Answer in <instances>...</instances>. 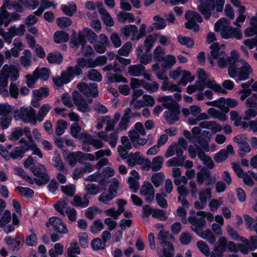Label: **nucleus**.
I'll list each match as a JSON object with an SVG mask.
<instances>
[{
  "mask_svg": "<svg viewBox=\"0 0 257 257\" xmlns=\"http://www.w3.org/2000/svg\"><path fill=\"white\" fill-rule=\"evenodd\" d=\"M229 21L225 18L219 19L214 25V31L220 32L222 39L228 40L235 39L241 40L243 36L240 29L237 27L234 28L229 25Z\"/></svg>",
  "mask_w": 257,
  "mask_h": 257,
  "instance_id": "obj_1",
  "label": "nucleus"
},
{
  "mask_svg": "<svg viewBox=\"0 0 257 257\" xmlns=\"http://www.w3.org/2000/svg\"><path fill=\"white\" fill-rule=\"evenodd\" d=\"M225 0H200L198 10L206 20H209L215 10L217 13L223 11Z\"/></svg>",
  "mask_w": 257,
  "mask_h": 257,
  "instance_id": "obj_2",
  "label": "nucleus"
},
{
  "mask_svg": "<svg viewBox=\"0 0 257 257\" xmlns=\"http://www.w3.org/2000/svg\"><path fill=\"white\" fill-rule=\"evenodd\" d=\"M36 112L32 107L29 109L25 106H21L13 111L14 118L16 120H21L25 123H30L32 125L36 124Z\"/></svg>",
  "mask_w": 257,
  "mask_h": 257,
  "instance_id": "obj_3",
  "label": "nucleus"
},
{
  "mask_svg": "<svg viewBox=\"0 0 257 257\" xmlns=\"http://www.w3.org/2000/svg\"><path fill=\"white\" fill-rule=\"evenodd\" d=\"M168 233L164 230L160 231L158 234V240L163 247V252L159 253L160 257H173L174 249L173 244L169 242L166 241L168 238Z\"/></svg>",
  "mask_w": 257,
  "mask_h": 257,
  "instance_id": "obj_4",
  "label": "nucleus"
},
{
  "mask_svg": "<svg viewBox=\"0 0 257 257\" xmlns=\"http://www.w3.org/2000/svg\"><path fill=\"white\" fill-rule=\"evenodd\" d=\"M240 62L241 63L242 65L237 68L235 70V73L232 76V74L229 75V77L232 78H235L237 77L239 81H245L249 78L250 74L252 73L253 70L250 65L244 59H240Z\"/></svg>",
  "mask_w": 257,
  "mask_h": 257,
  "instance_id": "obj_5",
  "label": "nucleus"
},
{
  "mask_svg": "<svg viewBox=\"0 0 257 257\" xmlns=\"http://www.w3.org/2000/svg\"><path fill=\"white\" fill-rule=\"evenodd\" d=\"M46 226L50 230H53L58 233L66 234L68 232L65 224L60 218L56 216L50 217L46 223Z\"/></svg>",
  "mask_w": 257,
  "mask_h": 257,
  "instance_id": "obj_6",
  "label": "nucleus"
},
{
  "mask_svg": "<svg viewBox=\"0 0 257 257\" xmlns=\"http://www.w3.org/2000/svg\"><path fill=\"white\" fill-rule=\"evenodd\" d=\"M168 109L169 110V111H165L164 116L169 124H174L175 121L179 119V115L180 113V105L177 102H175V104L170 107V108Z\"/></svg>",
  "mask_w": 257,
  "mask_h": 257,
  "instance_id": "obj_7",
  "label": "nucleus"
},
{
  "mask_svg": "<svg viewBox=\"0 0 257 257\" xmlns=\"http://www.w3.org/2000/svg\"><path fill=\"white\" fill-rule=\"evenodd\" d=\"M73 101L78 111L83 113L89 112L90 108L86 99L78 92L76 91L73 94Z\"/></svg>",
  "mask_w": 257,
  "mask_h": 257,
  "instance_id": "obj_8",
  "label": "nucleus"
},
{
  "mask_svg": "<svg viewBox=\"0 0 257 257\" xmlns=\"http://www.w3.org/2000/svg\"><path fill=\"white\" fill-rule=\"evenodd\" d=\"M31 171L35 176L41 179L40 182L42 184H46L49 181L50 178L47 173V169L43 165L32 167Z\"/></svg>",
  "mask_w": 257,
  "mask_h": 257,
  "instance_id": "obj_9",
  "label": "nucleus"
},
{
  "mask_svg": "<svg viewBox=\"0 0 257 257\" xmlns=\"http://www.w3.org/2000/svg\"><path fill=\"white\" fill-rule=\"evenodd\" d=\"M141 194L145 196V199L148 202H151L154 200L155 196V190L151 183L144 182L140 190Z\"/></svg>",
  "mask_w": 257,
  "mask_h": 257,
  "instance_id": "obj_10",
  "label": "nucleus"
},
{
  "mask_svg": "<svg viewBox=\"0 0 257 257\" xmlns=\"http://www.w3.org/2000/svg\"><path fill=\"white\" fill-rule=\"evenodd\" d=\"M61 76L68 84L73 80L75 76L79 78L81 76L73 66H70L68 67L66 70L61 72Z\"/></svg>",
  "mask_w": 257,
  "mask_h": 257,
  "instance_id": "obj_11",
  "label": "nucleus"
},
{
  "mask_svg": "<svg viewBox=\"0 0 257 257\" xmlns=\"http://www.w3.org/2000/svg\"><path fill=\"white\" fill-rule=\"evenodd\" d=\"M3 71L8 78L10 77L12 81L17 80L19 77V71L14 65L8 66L5 64L3 67Z\"/></svg>",
  "mask_w": 257,
  "mask_h": 257,
  "instance_id": "obj_12",
  "label": "nucleus"
},
{
  "mask_svg": "<svg viewBox=\"0 0 257 257\" xmlns=\"http://www.w3.org/2000/svg\"><path fill=\"white\" fill-rule=\"evenodd\" d=\"M63 156L68 162L72 166L76 164L77 161H79L81 158L83 157V154L80 152L70 153L67 155L66 152H63Z\"/></svg>",
  "mask_w": 257,
  "mask_h": 257,
  "instance_id": "obj_13",
  "label": "nucleus"
},
{
  "mask_svg": "<svg viewBox=\"0 0 257 257\" xmlns=\"http://www.w3.org/2000/svg\"><path fill=\"white\" fill-rule=\"evenodd\" d=\"M71 204L74 206L85 208L88 206L89 200L86 194L83 197L80 195H75L73 197Z\"/></svg>",
  "mask_w": 257,
  "mask_h": 257,
  "instance_id": "obj_14",
  "label": "nucleus"
},
{
  "mask_svg": "<svg viewBox=\"0 0 257 257\" xmlns=\"http://www.w3.org/2000/svg\"><path fill=\"white\" fill-rule=\"evenodd\" d=\"M189 221L192 224V229L197 234V232L200 231L199 229L205 226L206 225L205 219L203 217L200 218L191 217L189 218Z\"/></svg>",
  "mask_w": 257,
  "mask_h": 257,
  "instance_id": "obj_15",
  "label": "nucleus"
},
{
  "mask_svg": "<svg viewBox=\"0 0 257 257\" xmlns=\"http://www.w3.org/2000/svg\"><path fill=\"white\" fill-rule=\"evenodd\" d=\"M233 154L234 151L232 146H228L226 150H221L219 152L216 153L214 157L215 161L217 163H221L224 161L228 157V154Z\"/></svg>",
  "mask_w": 257,
  "mask_h": 257,
  "instance_id": "obj_16",
  "label": "nucleus"
},
{
  "mask_svg": "<svg viewBox=\"0 0 257 257\" xmlns=\"http://www.w3.org/2000/svg\"><path fill=\"white\" fill-rule=\"evenodd\" d=\"M197 76L199 80L196 81L195 83L197 85L198 89L202 91L204 89L205 82L206 81L208 75L203 69L199 68L197 70Z\"/></svg>",
  "mask_w": 257,
  "mask_h": 257,
  "instance_id": "obj_17",
  "label": "nucleus"
},
{
  "mask_svg": "<svg viewBox=\"0 0 257 257\" xmlns=\"http://www.w3.org/2000/svg\"><path fill=\"white\" fill-rule=\"evenodd\" d=\"M239 62L238 57L237 55L227 57V64H229L228 73L229 75H233L235 73V70L238 67L237 63Z\"/></svg>",
  "mask_w": 257,
  "mask_h": 257,
  "instance_id": "obj_18",
  "label": "nucleus"
},
{
  "mask_svg": "<svg viewBox=\"0 0 257 257\" xmlns=\"http://www.w3.org/2000/svg\"><path fill=\"white\" fill-rule=\"evenodd\" d=\"M197 234L202 238L206 240L210 244H214L216 242V237L210 229L197 232Z\"/></svg>",
  "mask_w": 257,
  "mask_h": 257,
  "instance_id": "obj_19",
  "label": "nucleus"
},
{
  "mask_svg": "<svg viewBox=\"0 0 257 257\" xmlns=\"http://www.w3.org/2000/svg\"><path fill=\"white\" fill-rule=\"evenodd\" d=\"M20 18L21 15L17 12H9V15L5 19H0V27L4 25L5 27H7L12 22L18 21Z\"/></svg>",
  "mask_w": 257,
  "mask_h": 257,
  "instance_id": "obj_20",
  "label": "nucleus"
},
{
  "mask_svg": "<svg viewBox=\"0 0 257 257\" xmlns=\"http://www.w3.org/2000/svg\"><path fill=\"white\" fill-rule=\"evenodd\" d=\"M145 71V66L140 64L131 65L128 68V72L132 76H140Z\"/></svg>",
  "mask_w": 257,
  "mask_h": 257,
  "instance_id": "obj_21",
  "label": "nucleus"
},
{
  "mask_svg": "<svg viewBox=\"0 0 257 257\" xmlns=\"http://www.w3.org/2000/svg\"><path fill=\"white\" fill-rule=\"evenodd\" d=\"M228 241L226 237L221 236L214 245V251L216 253H222L226 250Z\"/></svg>",
  "mask_w": 257,
  "mask_h": 257,
  "instance_id": "obj_22",
  "label": "nucleus"
},
{
  "mask_svg": "<svg viewBox=\"0 0 257 257\" xmlns=\"http://www.w3.org/2000/svg\"><path fill=\"white\" fill-rule=\"evenodd\" d=\"M69 39V34L64 31H56L54 34V41L57 44L67 42Z\"/></svg>",
  "mask_w": 257,
  "mask_h": 257,
  "instance_id": "obj_23",
  "label": "nucleus"
},
{
  "mask_svg": "<svg viewBox=\"0 0 257 257\" xmlns=\"http://www.w3.org/2000/svg\"><path fill=\"white\" fill-rule=\"evenodd\" d=\"M5 241L9 248L12 250H18L23 245L22 241L14 239L10 236L5 237Z\"/></svg>",
  "mask_w": 257,
  "mask_h": 257,
  "instance_id": "obj_24",
  "label": "nucleus"
},
{
  "mask_svg": "<svg viewBox=\"0 0 257 257\" xmlns=\"http://www.w3.org/2000/svg\"><path fill=\"white\" fill-rule=\"evenodd\" d=\"M62 55L59 51H56L49 53L47 55V60L51 64L60 63L63 61Z\"/></svg>",
  "mask_w": 257,
  "mask_h": 257,
  "instance_id": "obj_25",
  "label": "nucleus"
},
{
  "mask_svg": "<svg viewBox=\"0 0 257 257\" xmlns=\"http://www.w3.org/2000/svg\"><path fill=\"white\" fill-rule=\"evenodd\" d=\"M68 204V200L66 198H63L57 201L54 204L53 206L56 210L63 215H65L64 209Z\"/></svg>",
  "mask_w": 257,
  "mask_h": 257,
  "instance_id": "obj_26",
  "label": "nucleus"
},
{
  "mask_svg": "<svg viewBox=\"0 0 257 257\" xmlns=\"http://www.w3.org/2000/svg\"><path fill=\"white\" fill-rule=\"evenodd\" d=\"M106 77L110 83L123 82L126 83L128 82L127 79L123 77L121 74H115L108 72L106 74Z\"/></svg>",
  "mask_w": 257,
  "mask_h": 257,
  "instance_id": "obj_27",
  "label": "nucleus"
},
{
  "mask_svg": "<svg viewBox=\"0 0 257 257\" xmlns=\"http://www.w3.org/2000/svg\"><path fill=\"white\" fill-rule=\"evenodd\" d=\"M157 100L159 102H162V105L167 109L170 108L176 102L171 95L160 96Z\"/></svg>",
  "mask_w": 257,
  "mask_h": 257,
  "instance_id": "obj_28",
  "label": "nucleus"
},
{
  "mask_svg": "<svg viewBox=\"0 0 257 257\" xmlns=\"http://www.w3.org/2000/svg\"><path fill=\"white\" fill-rule=\"evenodd\" d=\"M209 146H189L188 150L189 153L192 158H195L198 155V150L199 151L208 152L210 150L208 148Z\"/></svg>",
  "mask_w": 257,
  "mask_h": 257,
  "instance_id": "obj_29",
  "label": "nucleus"
},
{
  "mask_svg": "<svg viewBox=\"0 0 257 257\" xmlns=\"http://www.w3.org/2000/svg\"><path fill=\"white\" fill-rule=\"evenodd\" d=\"M33 74L34 76L37 77L38 80L41 78L44 81H46L49 77V70L46 67H42L40 69H35Z\"/></svg>",
  "mask_w": 257,
  "mask_h": 257,
  "instance_id": "obj_30",
  "label": "nucleus"
},
{
  "mask_svg": "<svg viewBox=\"0 0 257 257\" xmlns=\"http://www.w3.org/2000/svg\"><path fill=\"white\" fill-rule=\"evenodd\" d=\"M99 13L102 15V19L104 24L107 27H112L114 25V21L110 14L104 8L99 9Z\"/></svg>",
  "mask_w": 257,
  "mask_h": 257,
  "instance_id": "obj_31",
  "label": "nucleus"
},
{
  "mask_svg": "<svg viewBox=\"0 0 257 257\" xmlns=\"http://www.w3.org/2000/svg\"><path fill=\"white\" fill-rule=\"evenodd\" d=\"M250 176L257 180V175L252 171H248L247 173L244 172L239 178L243 179L245 184L248 186H252L254 185V182L251 178Z\"/></svg>",
  "mask_w": 257,
  "mask_h": 257,
  "instance_id": "obj_32",
  "label": "nucleus"
},
{
  "mask_svg": "<svg viewBox=\"0 0 257 257\" xmlns=\"http://www.w3.org/2000/svg\"><path fill=\"white\" fill-rule=\"evenodd\" d=\"M110 155H111V151L109 150H108V149H107L105 150H100L95 152L96 158L93 155H92L90 154H87L85 156V159L88 160L90 161H94L95 159L98 160L99 159H100L101 157L104 156V155L109 156Z\"/></svg>",
  "mask_w": 257,
  "mask_h": 257,
  "instance_id": "obj_33",
  "label": "nucleus"
},
{
  "mask_svg": "<svg viewBox=\"0 0 257 257\" xmlns=\"http://www.w3.org/2000/svg\"><path fill=\"white\" fill-rule=\"evenodd\" d=\"M116 196L114 193L111 192L107 190L102 193L98 196V201L103 204H108L109 202L115 198Z\"/></svg>",
  "mask_w": 257,
  "mask_h": 257,
  "instance_id": "obj_34",
  "label": "nucleus"
},
{
  "mask_svg": "<svg viewBox=\"0 0 257 257\" xmlns=\"http://www.w3.org/2000/svg\"><path fill=\"white\" fill-rule=\"evenodd\" d=\"M212 133L208 131H203L197 139L198 145H209Z\"/></svg>",
  "mask_w": 257,
  "mask_h": 257,
  "instance_id": "obj_35",
  "label": "nucleus"
},
{
  "mask_svg": "<svg viewBox=\"0 0 257 257\" xmlns=\"http://www.w3.org/2000/svg\"><path fill=\"white\" fill-rule=\"evenodd\" d=\"M27 151V148H24V146H19L15 147L10 155L13 159H21Z\"/></svg>",
  "mask_w": 257,
  "mask_h": 257,
  "instance_id": "obj_36",
  "label": "nucleus"
},
{
  "mask_svg": "<svg viewBox=\"0 0 257 257\" xmlns=\"http://www.w3.org/2000/svg\"><path fill=\"white\" fill-rule=\"evenodd\" d=\"M240 241L242 243H238V251H240L243 254H247L250 251L253 250L248 239L244 237Z\"/></svg>",
  "mask_w": 257,
  "mask_h": 257,
  "instance_id": "obj_37",
  "label": "nucleus"
},
{
  "mask_svg": "<svg viewBox=\"0 0 257 257\" xmlns=\"http://www.w3.org/2000/svg\"><path fill=\"white\" fill-rule=\"evenodd\" d=\"M211 191L210 189H202L199 191V198L202 204H206L207 200L211 198Z\"/></svg>",
  "mask_w": 257,
  "mask_h": 257,
  "instance_id": "obj_38",
  "label": "nucleus"
},
{
  "mask_svg": "<svg viewBox=\"0 0 257 257\" xmlns=\"http://www.w3.org/2000/svg\"><path fill=\"white\" fill-rule=\"evenodd\" d=\"M30 234H27L25 239V243L29 246H34L37 244V237L33 229H30Z\"/></svg>",
  "mask_w": 257,
  "mask_h": 257,
  "instance_id": "obj_39",
  "label": "nucleus"
},
{
  "mask_svg": "<svg viewBox=\"0 0 257 257\" xmlns=\"http://www.w3.org/2000/svg\"><path fill=\"white\" fill-rule=\"evenodd\" d=\"M153 20L155 21L153 25L157 30H162L166 27V20L160 15H156L153 17Z\"/></svg>",
  "mask_w": 257,
  "mask_h": 257,
  "instance_id": "obj_40",
  "label": "nucleus"
},
{
  "mask_svg": "<svg viewBox=\"0 0 257 257\" xmlns=\"http://www.w3.org/2000/svg\"><path fill=\"white\" fill-rule=\"evenodd\" d=\"M142 156L139 153L135 154H130L127 157V163L128 166L133 167L137 164H139V162L141 159Z\"/></svg>",
  "mask_w": 257,
  "mask_h": 257,
  "instance_id": "obj_41",
  "label": "nucleus"
},
{
  "mask_svg": "<svg viewBox=\"0 0 257 257\" xmlns=\"http://www.w3.org/2000/svg\"><path fill=\"white\" fill-rule=\"evenodd\" d=\"M164 159L162 157L159 156L155 157L151 162V169L153 171L160 170L163 164Z\"/></svg>",
  "mask_w": 257,
  "mask_h": 257,
  "instance_id": "obj_42",
  "label": "nucleus"
},
{
  "mask_svg": "<svg viewBox=\"0 0 257 257\" xmlns=\"http://www.w3.org/2000/svg\"><path fill=\"white\" fill-rule=\"evenodd\" d=\"M53 162L54 167L56 168L58 170L62 172L67 171L60 155L55 154L53 158Z\"/></svg>",
  "mask_w": 257,
  "mask_h": 257,
  "instance_id": "obj_43",
  "label": "nucleus"
},
{
  "mask_svg": "<svg viewBox=\"0 0 257 257\" xmlns=\"http://www.w3.org/2000/svg\"><path fill=\"white\" fill-rule=\"evenodd\" d=\"M61 10L65 15L71 17L76 12L77 7L76 5L72 2L69 7L66 5H62L61 6Z\"/></svg>",
  "mask_w": 257,
  "mask_h": 257,
  "instance_id": "obj_44",
  "label": "nucleus"
},
{
  "mask_svg": "<svg viewBox=\"0 0 257 257\" xmlns=\"http://www.w3.org/2000/svg\"><path fill=\"white\" fill-rule=\"evenodd\" d=\"M198 156L207 167L210 169L213 168L214 163L213 161L211 158L205 155L204 151H199L198 150Z\"/></svg>",
  "mask_w": 257,
  "mask_h": 257,
  "instance_id": "obj_45",
  "label": "nucleus"
},
{
  "mask_svg": "<svg viewBox=\"0 0 257 257\" xmlns=\"http://www.w3.org/2000/svg\"><path fill=\"white\" fill-rule=\"evenodd\" d=\"M177 40L182 45L186 46L189 48H192L194 45V40L190 37L179 35L177 36Z\"/></svg>",
  "mask_w": 257,
  "mask_h": 257,
  "instance_id": "obj_46",
  "label": "nucleus"
},
{
  "mask_svg": "<svg viewBox=\"0 0 257 257\" xmlns=\"http://www.w3.org/2000/svg\"><path fill=\"white\" fill-rule=\"evenodd\" d=\"M56 23L58 26L61 29L69 27L72 23L71 19L66 17L58 18L56 19Z\"/></svg>",
  "mask_w": 257,
  "mask_h": 257,
  "instance_id": "obj_47",
  "label": "nucleus"
},
{
  "mask_svg": "<svg viewBox=\"0 0 257 257\" xmlns=\"http://www.w3.org/2000/svg\"><path fill=\"white\" fill-rule=\"evenodd\" d=\"M12 2H10L7 0H4L3 6L0 8V19H5L9 15L6 8L10 10L11 9Z\"/></svg>",
  "mask_w": 257,
  "mask_h": 257,
  "instance_id": "obj_48",
  "label": "nucleus"
},
{
  "mask_svg": "<svg viewBox=\"0 0 257 257\" xmlns=\"http://www.w3.org/2000/svg\"><path fill=\"white\" fill-rule=\"evenodd\" d=\"M63 252V246L60 243H56L54 247L49 250V254L51 257H58Z\"/></svg>",
  "mask_w": 257,
  "mask_h": 257,
  "instance_id": "obj_49",
  "label": "nucleus"
},
{
  "mask_svg": "<svg viewBox=\"0 0 257 257\" xmlns=\"http://www.w3.org/2000/svg\"><path fill=\"white\" fill-rule=\"evenodd\" d=\"M68 123L67 121L64 119H59L57 121V127L55 129V133L57 135L60 136L65 132L67 128Z\"/></svg>",
  "mask_w": 257,
  "mask_h": 257,
  "instance_id": "obj_50",
  "label": "nucleus"
},
{
  "mask_svg": "<svg viewBox=\"0 0 257 257\" xmlns=\"http://www.w3.org/2000/svg\"><path fill=\"white\" fill-rule=\"evenodd\" d=\"M164 179L165 176L162 172L154 173L151 178V181L156 187H159Z\"/></svg>",
  "mask_w": 257,
  "mask_h": 257,
  "instance_id": "obj_51",
  "label": "nucleus"
},
{
  "mask_svg": "<svg viewBox=\"0 0 257 257\" xmlns=\"http://www.w3.org/2000/svg\"><path fill=\"white\" fill-rule=\"evenodd\" d=\"M88 78L92 81L100 82L102 81V77L101 74L96 69H91L88 71Z\"/></svg>",
  "mask_w": 257,
  "mask_h": 257,
  "instance_id": "obj_52",
  "label": "nucleus"
},
{
  "mask_svg": "<svg viewBox=\"0 0 257 257\" xmlns=\"http://www.w3.org/2000/svg\"><path fill=\"white\" fill-rule=\"evenodd\" d=\"M80 253V248L76 242H72L67 249L68 257H76V254Z\"/></svg>",
  "mask_w": 257,
  "mask_h": 257,
  "instance_id": "obj_53",
  "label": "nucleus"
},
{
  "mask_svg": "<svg viewBox=\"0 0 257 257\" xmlns=\"http://www.w3.org/2000/svg\"><path fill=\"white\" fill-rule=\"evenodd\" d=\"M87 62L86 59L83 57H79L76 60V65L74 67L76 71L80 74L81 76L83 74L82 69L86 67Z\"/></svg>",
  "mask_w": 257,
  "mask_h": 257,
  "instance_id": "obj_54",
  "label": "nucleus"
},
{
  "mask_svg": "<svg viewBox=\"0 0 257 257\" xmlns=\"http://www.w3.org/2000/svg\"><path fill=\"white\" fill-rule=\"evenodd\" d=\"M138 27L135 25L124 26L120 29L121 33L126 37H128L132 32H138Z\"/></svg>",
  "mask_w": 257,
  "mask_h": 257,
  "instance_id": "obj_55",
  "label": "nucleus"
},
{
  "mask_svg": "<svg viewBox=\"0 0 257 257\" xmlns=\"http://www.w3.org/2000/svg\"><path fill=\"white\" fill-rule=\"evenodd\" d=\"M85 194L96 195L99 192V187L94 184L89 183L85 185Z\"/></svg>",
  "mask_w": 257,
  "mask_h": 257,
  "instance_id": "obj_56",
  "label": "nucleus"
},
{
  "mask_svg": "<svg viewBox=\"0 0 257 257\" xmlns=\"http://www.w3.org/2000/svg\"><path fill=\"white\" fill-rule=\"evenodd\" d=\"M86 95H90L95 98L98 95V85L96 83H91L89 86L86 92H84Z\"/></svg>",
  "mask_w": 257,
  "mask_h": 257,
  "instance_id": "obj_57",
  "label": "nucleus"
},
{
  "mask_svg": "<svg viewBox=\"0 0 257 257\" xmlns=\"http://www.w3.org/2000/svg\"><path fill=\"white\" fill-rule=\"evenodd\" d=\"M132 48V44L131 42L125 43L117 51L120 56H128Z\"/></svg>",
  "mask_w": 257,
  "mask_h": 257,
  "instance_id": "obj_58",
  "label": "nucleus"
},
{
  "mask_svg": "<svg viewBox=\"0 0 257 257\" xmlns=\"http://www.w3.org/2000/svg\"><path fill=\"white\" fill-rule=\"evenodd\" d=\"M185 18L186 19L194 20L195 22L197 21L200 23L203 22V19L200 15L194 11H187L185 15Z\"/></svg>",
  "mask_w": 257,
  "mask_h": 257,
  "instance_id": "obj_59",
  "label": "nucleus"
},
{
  "mask_svg": "<svg viewBox=\"0 0 257 257\" xmlns=\"http://www.w3.org/2000/svg\"><path fill=\"white\" fill-rule=\"evenodd\" d=\"M199 250L205 256H208L210 254V249L207 244L203 240H199L196 243Z\"/></svg>",
  "mask_w": 257,
  "mask_h": 257,
  "instance_id": "obj_60",
  "label": "nucleus"
},
{
  "mask_svg": "<svg viewBox=\"0 0 257 257\" xmlns=\"http://www.w3.org/2000/svg\"><path fill=\"white\" fill-rule=\"evenodd\" d=\"M62 192L69 197L73 196L76 191L75 186L73 184H69L62 186L61 187Z\"/></svg>",
  "mask_w": 257,
  "mask_h": 257,
  "instance_id": "obj_61",
  "label": "nucleus"
},
{
  "mask_svg": "<svg viewBox=\"0 0 257 257\" xmlns=\"http://www.w3.org/2000/svg\"><path fill=\"white\" fill-rule=\"evenodd\" d=\"M84 32L85 33V36L87 38L88 41L90 43L93 44L96 42L97 36L92 30L89 28H84Z\"/></svg>",
  "mask_w": 257,
  "mask_h": 257,
  "instance_id": "obj_62",
  "label": "nucleus"
},
{
  "mask_svg": "<svg viewBox=\"0 0 257 257\" xmlns=\"http://www.w3.org/2000/svg\"><path fill=\"white\" fill-rule=\"evenodd\" d=\"M210 177L209 172L202 170L197 173V182L199 185H202L204 181L209 179Z\"/></svg>",
  "mask_w": 257,
  "mask_h": 257,
  "instance_id": "obj_63",
  "label": "nucleus"
},
{
  "mask_svg": "<svg viewBox=\"0 0 257 257\" xmlns=\"http://www.w3.org/2000/svg\"><path fill=\"white\" fill-rule=\"evenodd\" d=\"M192 239V235L189 232H183L181 233L179 240L183 245L189 244Z\"/></svg>",
  "mask_w": 257,
  "mask_h": 257,
  "instance_id": "obj_64",
  "label": "nucleus"
}]
</instances>
